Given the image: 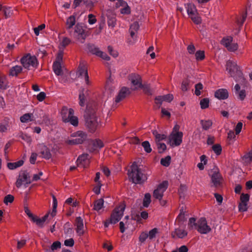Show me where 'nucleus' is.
<instances>
[{
  "label": "nucleus",
  "instance_id": "nucleus-22",
  "mask_svg": "<svg viewBox=\"0 0 252 252\" xmlns=\"http://www.w3.org/2000/svg\"><path fill=\"white\" fill-rule=\"evenodd\" d=\"M53 69L57 75H61L63 73L61 63L59 61H55L53 65Z\"/></svg>",
  "mask_w": 252,
  "mask_h": 252
},
{
  "label": "nucleus",
  "instance_id": "nucleus-28",
  "mask_svg": "<svg viewBox=\"0 0 252 252\" xmlns=\"http://www.w3.org/2000/svg\"><path fill=\"white\" fill-rule=\"evenodd\" d=\"M107 24L109 27L114 28L116 25V19L114 14H111L107 16Z\"/></svg>",
  "mask_w": 252,
  "mask_h": 252
},
{
  "label": "nucleus",
  "instance_id": "nucleus-43",
  "mask_svg": "<svg viewBox=\"0 0 252 252\" xmlns=\"http://www.w3.org/2000/svg\"><path fill=\"white\" fill-rule=\"evenodd\" d=\"M158 233V229L157 228H154L151 230L149 233H148V238L150 240H152L155 238L156 235Z\"/></svg>",
  "mask_w": 252,
  "mask_h": 252
},
{
  "label": "nucleus",
  "instance_id": "nucleus-32",
  "mask_svg": "<svg viewBox=\"0 0 252 252\" xmlns=\"http://www.w3.org/2000/svg\"><path fill=\"white\" fill-rule=\"evenodd\" d=\"M190 85V81L188 79H186L184 80L181 85L182 90L184 92L187 91L189 88Z\"/></svg>",
  "mask_w": 252,
  "mask_h": 252
},
{
  "label": "nucleus",
  "instance_id": "nucleus-18",
  "mask_svg": "<svg viewBox=\"0 0 252 252\" xmlns=\"http://www.w3.org/2000/svg\"><path fill=\"white\" fill-rule=\"evenodd\" d=\"M40 153L42 155L43 158L49 159L51 157V154L50 150L44 145H40Z\"/></svg>",
  "mask_w": 252,
  "mask_h": 252
},
{
  "label": "nucleus",
  "instance_id": "nucleus-52",
  "mask_svg": "<svg viewBox=\"0 0 252 252\" xmlns=\"http://www.w3.org/2000/svg\"><path fill=\"white\" fill-rule=\"evenodd\" d=\"M203 89V85L201 83H197L195 86V94L197 96L201 94L200 91Z\"/></svg>",
  "mask_w": 252,
  "mask_h": 252
},
{
  "label": "nucleus",
  "instance_id": "nucleus-23",
  "mask_svg": "<svg viewBox=\"0 0 252 252\" xmlns=\"http://www.w3.org/2000/svg\"><path fill=\"white\" fill-rule=\"evenodd\" d=\"M78 72L80 76H86L88 75L87 68L84 63H80L78 67Z\"/></svg>",
  "mask_w": 252,
  "mask_h": 252
},
{
  "label": "nucleus",
  "instance_id": "nucleus-11",
  "mask_svg": "<svg viewBox=\"0 0 252 252\" xmlns=\"http://www.w3.org/2000/svg\"><path fill=\"white\" fill-rule=\"evenodd\" d=\"M168 183L167 181H163L160 184L153 192V196L155 198L160 200L162 198L163 193L168 187Z\"/></svg>",
  "mask_w": 252,
  "mask_h": 252
},
{
  "label": "nucleus",
  "instance_id": "nucleus-48",
  "mask_svg": "<svg viewBox=\"0 0 252 252\" xmlns=\"http://www.w3.org/2000/svg\"><path fill=\"white\" fill-rule=\"evenodd\" d=\"M250 199V195L248 193L245 194L244 193H242L240 200V202L239 203H248V201Z\"/></svg>",
  "mask_w": 252,
  "mask_h": 252
},
{
  "label": "nucleus",
  "instance_id": "nucleus-7",
  "mask_svg": "<svg viewBox=\"0 0 252 252\" xmlns=\"http://www.w3.org/2000/svg\"><path fill=\"white\" fill-rule=\"evenodd\" d=\"M82 23H78L75 26L73 36L81 43H84L87 37V34Z\"/></svg>",
  "mask_w": 252,
  "mask_h": 252
},
{
  "label": "nucleus",
  "instance_id": "nucleus-17",
  "mask_svg": "<svg viewBox=\"0 0 252 252\" xmlns=\"http://www.w3.org/2000/svg\"><path fill=\"white\" fill-rule=\"evenodd\" d=\"M215 96L219 99H225L228 97V92L224 89H219L216 91Z\"/></svg>",
  "mask_w": 252,
  "mask_h": 252
},
{
  "label": "nucleus",
  "instance_id": "nucleus-10",
  "mask_svg": "<svg viewBox=\"0 0 252 252\" xmlns=\"http://www.w3.org/2000/svg\"><path fill=\"white\" fill-rule=\"evenodd\" d=\"M183 133L182 132H172L169 136V141L172 147L178 146L182 142Z\"/></svg>",
  "mask_w": 252,
  "mask_h": 252
},
{
  "label": "nucleus",
  "instance_id": "nucleus-34",
  "mask_svg": "<svg viewBox=\"0 0 252 252\" xmlns=\"http://www.w3.org/2000/svg\"><path fill=\"white\" fill-rule=\"evenodd\" d=\"M151 194L149 193H147L145 194L143 202V205L144 207H148L149 206L151 202Z\"/></svg>",
  "mask_w": 252,
  "mask_h": 252
},
{
  "label": "nucleus",
  "instance_id": "nucleus-12",
  "mask_svg": "<svg viewBox=\"0 0 252 252\" xmlns=\"http://www.w3.org/2000/svg\"><path fill=\"white\" fill-rule=\"evenodd\" d=\"M129 80L133 86H135L134 90H137L142 86V78L137 74H131L129 76Z\"/></svg>",
  "mask_w": 252,
  "mask_h": 252
},
{
  "label": "nucleus",
  "instance_id": "nucleus-33",
  "mask_svg": "<svg viewBox=\"0 0 252 252\" xmlns=\"http://www.w3.org/2000/svg\"><path fill=\"white\" fill-rule=\"evenodd\" d=\"M61 247V243L59 241L54 242L51 246L50 249L46 250V252H52L58 249H60Z\"/></svg>",
  "mask_w": 252,
  "mask_h": 252
},
{
  "label": "nucleus",
  "instance_id": "nucleus-26",
  "mask_svg": "<svg viewBox=\"0 0 252 252\" xmlns=\"http://www.w3.org/2000/svg\"><path fill=\"white\" fill-rule=\"evenodd\" d=\"M23 164L24 161L23 160H20L15 162H8L7 163V167L9 169L13 170L21 166Z\"/></svg>",
  "mask_w": 252,
  "mask_h": 252
},
{
  "label": "nucleus",
  "instance_id": "nucleus-6",
  "mask_svg": "<svg viewBox=\"0 0 252 252\" xmlns=\"http://www.w3.org/2000/svg\"><path fill=\"white\" fill-rule=\"evenodd\" d=\"M21 63L25 68L30 69L32 66L36 67L37 66V60L34 56H31L27 54L21 59Z\"/></svg>",
  "mask_w": 252,
  "mask_h": 252
},
{
  "label": "nucleus",
  "instance_id": "nucleus-63",
  "mask_svg": "<svg viewBox=\"0 0 252 252\" xmlns=\"http://www.w3.org/2000/svg\"><path fill=\"white\" fill-rule=\"evenodd\" d=\"M238 45L237 43H232L227 48L230 52H234L238 49Z\"/></svg>",
  "mask_w": 252,
  "mask_h": 252
},
{
  "label": "nucleus",
  "instance_id": "nucleus-30",
  "mask_svg": "<svg viewBox=\"0 0 252 252\" xmlns=\"http://www.w3.org/2000/svg\"><path fill=\"white\" fill-rule=\"evenodd\" d=\"M174 233L179 238H184L188 234V232L186 230L181 228L175 229Z\"/></svg>",
  "mask_w": 252,
  "mask_h": 252
},
{
  "label": "nucleus",
  "instance_id": "nucleus-60",
  "mask_svg": "<svg viewBox=\"0 0 252 252\" xmlns=\"http://www.w3.org/2000/svg\"><path fill=\"white\" fill-rule=\"evenodd\" d=\"M248 203H239L238 208L240 212H245L248 210Z\"/></svg>",
  "mask_w": 252,
  "mask_h": 252
},
{
  "label": "nucleus",
  "instance_id": "nucleus-44",
  "mask_svg": "<svg viewBox=\"0 0 252 252\" xmlns=\"http://www.w3.org/2000/svg\"><path fill=\"white\" fill-rule=\"evenodd\" d=\"M195 59L197 61H202L205 58V53L204 51H197L195 54Z\"/></svg>",
  "mask_w": 252,
  "mask_h": 252
},
{
  "label": "nucleus",
  "instance_id": "nucleus-58",
  "mask_svg": "<svg viewBox=\"0 0 252 252\" xmlns=\"http://www.w3.org/2000/svg\"><path fill=\"white\" fill-rule=\"evenodd\" d=\"M93 145L94 147L99 148H101L104 146L103 142L99 139H96L94 141Z\"/></svg>",
  "mask_w": 252,
  "mask_h": 252
},
{
  "label": "nucleus",
  "instance_id": "nucleus-40",
  "mask_svg": "<svg viewBox=\"0 0 252 252\" xmlns=\"http://www.w3.org/2000/svg\"><path fill=\"white\" fill-rule=\"evenodd\" d=\"M58 205L57 200L54 195H53V209L51 213L52 217L56 215L57 212V207Z\"/></svg>",
  "mask_w": 252,
  "mask_h": 252
},
{
  "label": "nucleus",
  "instance_id": "nucleus-59",
  "mask_svg": "<svg viewBox=\"0 0 252 252\" xmlns=\"http://www.w3.org/2000/svg\"><path fill=\"white\" fill-rule=\"evenodd\" d=\"M148 238V233L143 232L139 236V240L141 243H144L146 240Z\"/></svg>",
  "mask_w": 252,
  "mask_h": 252
},
{
  "label": "nucleus",
  "instance_id": "nucleus-27",
  "mask_svg": "<svg viewBox=\"0 0 252 252\" xmlns=\"http://www.w3.org/2000/svg\"><path fill=\"white\" fill-rule=\"evenodd\" d=\"M104 200L102 198L98 199L94 202V209L98 212L103 207Z\"/></svg>",
  "mask_w": 252,
  "mask_h": 252
},
{
  "label": "nucleus",
  "instance_id": "nucleus-2",
  "mask_svg": "<svg viewBox=\"0 0 252 252\" xmlns=\"http://www.w3.org/2000/svg\"><path fill=\"white\" fill-rule=\"evenodd\" d=\"M85 126L91 132H94L97 128L100 122L93 110L87 109L84 114Z\"/></svg>",
  "mask_w": 252,
  "mask_h": 252
},
{
  "label": "nucleus",
  "instance_id": "nucleus-31",
  "mask_svg": "<svg viewBox=\"0 0 252 252\" xmlns=\"http://www.w3.org/2000/svg\"><path fill=\"white\" fill-rule=\"evenodd\" d=\"M72 114L69 119L66 121V123H69L71 125L74 126H77L78 125V119L76 116Z\"/></svg>",
  "mask_w": 252,
  "mask_h": 252
},
{
  "label": "nucleus",
  "instance_id": "nucleus-36",
  "mask_svg": "<svg viewBox=\"0 0 252 252\" xmlns=\"http://www.w3.org/2000/svg\"><path fill=\"white\" fill-rule=\"evenodd\" d=\"M200 123L202 125L203 129L204 130H206L209 129L210 127L212 125V122L211 120H207V121L201 120Z\"/></svg>",
  "mask_w": 252,
  "mask_h": 252
},
{
  "label": "nucleus",
  "instance_id": "nucleus-49",
  "mask_svg": "<svg viewBox=\"0 0 252 252\" xmlns=\"http://www.w3.org/2000/svg\"><path fill=\"white\" fill-rule=\"evenodd\" d=\"M34 222H35L36 224L40 227H43L44 225V221L41 218H38V217L35 216L33 219L32 220Z\"/></svg>",
  "mask_w": 252,
  "mask_h": 252
},
{
  "label": "nucleus",
  "instance_id": "nucleus-1",
  "mask_svg": "<svg viewBox=\"0 0 252 252\" xmlns=\"http://www.w3.org/2000/svg\"><path fill=\"white\" fill-rule=\"evenodd\" d=\"M128 176L129 180L135 184H141L147 180L142 170L135 163H133L130 166Z\"/></svg>",
  "mask_w": 252,
  "mask_h": 252
},
{
  "label": "nucleus",
  "instance_id": "nucleus-38",
  "mask_svg": "<svg viewBox=\"0 0 252 252\" xmlns=\"http://www.w3.org/2000/svg\"><path fill=\"white\" fill-rule=\"evenodd\" d=\"M139 88L142 89L144 93L147 95H151L152 94V91L150 87L148 84H142Z\"/></svg>",
  "mask_w": 252,
  "mask_h": 252
},
{
  "label": "nucleus",
  "instance_id": "nucleus-14",
  "mask_svg": "<svg viewBox=\"0 0 252 252\" xmlns=\"http://www.w3.org/2000/svg\"><path fill=\"white\" fill-rule=\"evenodd\" d=\"M222 179L221 175L218 171H215L211 176V181L215 187L220 186Z\"/></svg>",
  "mask_w": 252,
  "mask_h": 252
},
{
  "label": "nucleus",
  "instance_id": "nucleus-20",
  "mask_svg": "<svg viewBox=\"0 0 252 252\" xmlns=\"http://www.w3.org/2000/svg\"><path fill=\"white\" fill-rule=\"evenodd\" d=\"M76 18L74 15L70 16L66 19L65 23L66 29L67 30H71L73 26L75 25Z\"/></svg>",
  "mask_w": 252,
  "mask_h": 252
},
{
  "label": "nucleus",
  "instance_id": "nucleus-45",
  "mask_svg": "<svg viewBox=\"0 0 252 252\" xmlns=\"http://www.w3.org/2000/svg\"><path fill=\"white\" fill-rule=\"evenodd\" d=\"M89 50L92 54L95 55L96 56H98V52H100V50L98 48L95 47L94 45H90L88 46Z\"/></svg>",
  "mask_w": 252,
  "mask_h": 252
},
{
  "label": "nucleus",
  "instance_id": "nucleus-54",
  "mask_svg": "<svg viewBox=\"0 0 252 252\" xmlns=\"http://www.w3.org/2000/svg\"><path fill=\"white\" fill-rule=\"evenodd\" d=\"M2 11L4 13V15L5 18H8L10 17L12 14V11H11L10 8H7L5 7H3Z\"/></svg>",
  "mask_w": 252,
  "mask_h": 252
},
{
  "label": "nucleus",
  "instance_id": "nucleus-64",
  "mask_svg": "<svg viewBox=\"0 0 252 252\" xmlns=\"http://www.w3.org/2000/svg\"><path fill=\"white\" fill-rule=\"evenodd\" d=\"M244 158L246 159V162H252V151L245 155L244 156Z\"/></svg>",
  "mask_w": 252,
  "mask_h": 252
},
{
  "label": "nucleus",
  "instance_id": "nucleus-61",
  "mask_svg": "<svg viewBox=\"0 0 252 252\" xmlns=\"http://www.w3.org/2000/svg\"><path fill=\"white\" fill-rule=\"evenodd\" d=\"M45 28V25L44 24H42L39 26H38L37 27H36L34 28V32L35 35H38L39 34V31L42 30Z\"/></svg>",
  "mask_w": 252,
  "mask_h": 252
},
{
  "label": "nucleus",
  "instance_id": "nucleus-37",
  "mask_svg": "<svg viewBox=\"0 0 252 252\" xmlns=\"http://www.w3.org/2000/svg\"><path fill=\"white\" fill-rule=\"evenodd\" d=\"M171 157L169 156H166L164 158H162L160 159V164L165 167H168L171 162Z\"/></svg>",
  "mask_w": 252,
  "mask_h": 252
},
{
  "label": "nucleus",
  "instance_id": "nucleus-19",
  "mask_svg": "<svg viewBox=\"0 0 252 252\" xmlns=\"http://www.w3.org/2000/svg\"><path fill=\"white\" fill-rule=\"evenodd\" d=\"M89 155L83 154L80 156L77 160L78 165H82L85 166V164L88 163L89 161Z\"/></svg>",
  "mask_w": 252,
  "mask_h": 252
},
{
  "label": "nucleus",
  "instance_id": "nucleus-9",
  "mask_svg": "<svg viewBox=\"0 0 252 252\" xmlns=\"http://www.w3.org/2000/svg\"><path fill=\"white\" fill-rule=\"evenodd\" d=\"M196 230L200 234H206L211 231V228L207 224V220L205 218H201L197 221Z\"/></svg>",
  "mask_w": 252,
  "mask_h": 252
},
{
  "label": "nucleus",
  "instance_id": "nucleus-46",
  "mask_svg": "<svg viewBox=\"0 0 252 252\" xmlns=\"http://www.w3.org/2000/svg\"><path fill=\"white\" fill-rule=\"evenodd\" d=\"M0 89L1 90L7 89L6 77L4 76H0Z\"/></svg>",
  "mask_w": 252,
  "mask_h": 252
},
{
  "label": "nucleus",
  "instance_id": "nucleus-5",
  "mask_svg": "<svg viewBox=\"0 0 252 252\" xmlns=\"http://www.w3.org/2000/svg\"><path fill=\"white\" fill-rule=\"evenodd\" d=\"M73 138L67 140L68 145H77L82 144L87 138V134L85 132L78 131L74 132L71 135Z\"/></svg>",
  "mask_w": 252,
  "mask_h": 252
},
{
  "label": "nucleus",
  "instance_id": "nucleus-8",
  "mask_svg": "<svg viewBox=\"0 0 252 252\" xmlns=\"http://www.w3.org/2000/svg\"><path fill=\"white\" fill-rule=\"evenodd\" d=\"M31 182L30 177L27 171H21L15 183V185L17 188H20L23 184L27 187V185L30 184Z\"/></svg>",
  "mask_w": 252,
  "mask_h": 252
},
{
  "label": "nucleus",
  "instance_id": "nucleus-29",
  "mask_svg": "<svg viewBox=\"0 0 252 252\" xmlns=\"http://www.w3.org/2000/svg\"><path fill=\"white\" fill-rule=\"evenodd\" d=\"M139 28V26L138 22H134L131 25L129 28V32L131 37L133 38L135 32H137Z\"/></svg>",
  "mask_w": 252,
  "mask_h": 252
},
{
  "label": "nucleus",
  "instance_id": "nucleus-51",
  "mask_svg": "<svg viewBox=\"0 0 252 252\" xmlns=\"http://www.w3.org/2000/svg\"><path fill=\"white\" fill-rule=\"evenodd\" d=\"M156 144L159 153H163L166 149V146L164 143L156 142Z\"/></svg>",
  "mask_w": 252,
  "mask_h": 252
},
{
  "label": "nucleus",
  "instance_id": "nucleus-62",
  "mask_svg": "<svg viewBox=\"0 0 252 252\" xmlns=\"http://www.w3.org/2000/svg\"><path fill=\"white\" fill-rule=\"evenodd\" d=\"M235 94L238 95V98L241 100H243L246 97V91L245 90H242L239 93Z\"/></svg>",
  "mask_w": 252,
  "mask_h": 252
},
{
  "label": "nucleus",
  "instance_id": "nucleus-47",
  "mask_svg": "<svg viewBox=\"0 0 252 252\" xmlns=\"http://www.w3.org/2000/svg\"><path fill=\"white\" fill-rule=\"evenodd\" d=\"M142 146L144 148L145 151L147 153H150L152 151L151 145L149 141H145L142 143Z\"/></svg>",
  "mask_w": 252,
  "mask_h": 252
},
{
  "label": "nucleus",
  "instance_id": "nucleus-41",
  "mask_svg": "<svg viewBox=\"0 0 252 252\" xmlns=\"http://www.w3.org/2000/svg\"><path fill=\"white\" fill-rule=\"evenodd\" d=\"M197 222H196V219L194 218L189 219L188 223V226L189 229H195L196 230Z\"/></svg>",
  "mask_w": 252,
  "mask_h": 252
},
{
  "label": "nucleus",
  "instance_id": "nucleus-13",
  "mask_svg": "<svg viewBox=\"0 0 252 252\" xmlns=\"http://www.w3.org/2000/svg\"><path fill=\"white\" fill-rule=\"evenodd\" d=\"M74 110L72 108L68 109L66 106H63L61 110V115L63 121L66 123L67 120L72 114H74Z\"/></svg>",
  "mask_w": 252,
  "mask_h": 252
},
{
  "label": "nucleus",
  "instance_id": "nucleus-53",
  "mask_svg": "<svg viewBox=\"0 0 252 252\" xmlns=\"http://www.w3.org/2000/svg\"><path fill=\"white\" fill-rule=\"evenodd\" d=\"M212 149L217 155H220L221 152V147L220 144H216L212 146Z\"/></svg>",
  "mask_w": 252,
  "mask_h": 252
},
{
  "label": "nucleus",
  "instance_id": "nucleus-16",
  "mask_svg": "<svg viewBox=\"0 0 252 252\" xmlns=\"http://www.w3.org/2000/svg\"><path fill=\"white\" fill-rule=\"evenodd\" d=\"M130 94L129 89L126 87H123L116 98L115 101L118 103L125 98L127 94Z\"/></svg>",
  "mask_w": 252,
  "mask_h": 252
},
{
  "label": "nucleus",
  "instance_id": "nucleus-24",
  "mask_svg": "<svg viewBox=\"0 0 252 252\" xmlns=\"http://www.w3.org/2000/svg\"><path fill=\"white\" fill-rule=\"evenodd\" d=\"M22 70V67L21 66L15 65L13 66L9 70V75L12 76H16Z\"/></svg>",
  "mask_w": 252,
  "mask_h": 252
},
{
  "label": "nucleus",
  "instance_id": "nucleus-39",
  "mask_svg": "<svg viewBox=\"0 0 252 252\" xmlns=\"http://www.w3.org/2000/svg\"><path fill=\"white\" fill-rule=\"evenodd\" d=\"M84 89H82L81 91H80L79 95V105L81 106H84L85 104V96L84 94Z\"/></svg>",
  "mask_w": 252,
  "mask_h": 252
},
{
  "label": "nucleus",
  "instance_id": "nucleus-21",
  "mask_svg": "<svg viewBox=\"0 0 252 252\" xmlns=\"http://www.w3.org/2000/svg\"><path fill=\"white\" fill-rule=\"evenodd\" d=\"M187 13L189 16H193L195 14H197V9L195 6L192 3H188L186 5Z\"/></svg>",
  "mask_w": 252,
  "mask_h": 252
},
{
  "label": "nucleus",
  "instance_id": "nucleus-42",
  "mask_svg": "<svg viewBox=\"0 0 252 252\" xmlns=\"http://www.w3.org/2000/svg\"><path fill=\"white\" fill-rule=\"evenodd\" d=\"M209 99L208 98H204L201 99L200 101V107L202 109H206L209 107Z\"/></svg>",
  "mask_w": 252,
  "mask_h": 252
},
{
  "label": "nucleus",
  "instance_id": "nucleus-57",
  "mask_svg": "<svg viewBox=\"0 0 252 252\" xmlns=\"http://www.w3.org/2000/svg\"><path fill=\"white\" fill-rule=\"evenodd\" d=\"M163 101L170 102L173 99V95L171 94H167L164 95H161Z\"/></svg>",
  "mask_w": 252,
  "mask_h": 252
},
{
  "label": "nucleus",
  "instance_id": "nucleus-55",
  "mask_svg": "<svg viewBox=\"0 0 252 252\" xmlns=\"http://www.w3.org/2000/svg\"><path fill=\"white\" fill-rule=\"evenodd\" d=\"M14 199V197L12 195L8 194L5 196L3 202L5 204L7 205L8 203H12Z\"/></svg>",
  "mask_w": 252,
  "mask_h": 252
},
{
  "label": "nucleus",
  "instance_id": "nucleus-50",
  "mask_svg": "<svg viewBox=\"0 0 252 252\" xmlns=\"http://www.w3.org/2000/svg\"><path fill=\"white\" fill-rule=\"evenodd\" d=\"M32 115V114L26 113L20 117V121L22 123H27L29 121H31V116Z\"/></svg>",
  "mask_w": 252,
  "mask_h": 252
},
{
  "label": "nucleus",
  "instance_id": "nucleus-25",
  "mask_svg": "<svg viewBox=\"0 0 252 252\" xmlns=\"http://www.w3.org/2000/svg\"><path fill=\"white\" fill-rule=\"evenodd\" d=\"M152 133L155 137L156 142H160L161 141L165 140L167 138L166 135L159 134L157 130H153Z\"/></svg>",
  "mask_w": 252,
  "mask_h": 252
},
{
  "label": "nucleus",
  "instance_id": "nucleus-15",
  "mask_svg": "<svg viewBox=\"0 0 252 252\" xmlns=\"http://www.w3.org/2000/svg\"><path fill=\"white\" fill-rule=\"evenodd\" d=\"M75 225L76 226V230L78 235H83L84 233L83 219L80 217H77L75 220Z\"/></svg>",
  "mask_w": 252,
  "mask_h": 252
},
{
  "label": "nucleus",
  "instance_id": "nucleus-3",
  "mask_svg": "<svg viewBox=\"0 0 252 252\" xmlns=\"http://www.w3.org/2000/svg\"><path fill=\"white\" fill-rule=\"evenodd\" d=\"M226 70L236 82L245 83V79L243 76V73L236 63L229 60L226 62Z\"/></svg>",
  "mask_w": 252,
  "mask_h": 252
},
{
  "label": "nucleus",
  "instance_id": "nucleus-56",
  "mask_svg": "<svg viewBox=\"0 0 252 252\" xmlns=\"http://www.w3.org/2000/svg\"><path fill=\"white\" fill-rule=\"evenodd\" d=\"M192 21L196 24H199L201 23V20L200 17L197 16V14H195L194 15H192L189 17Z\"/></svg>",
  "mask_w": 252,
  "mask_h": 252
},
{
  "label": "nucleus",
  "instance_id": "nucleus-35",
  "mask_svg": "<svg viewBox=\"0 0 252 252\" xmlns=\"http://www.w3.org/2000/svg\"><path fill=\"white\" fill-rule=\"evenodd\" d=\"M233 38L231 36H228L226 38H223L221 40V43L226 48L232 43Z\"/></svg>",
  "mask_w": 252,
  "mask_h": 252
},
{
  "label": "nucleus",
  "instance_id": "nucleus-4",
  "mask_svg": "<svg viewBox=\"0 0 252 252\" xmlns=\"http://www.w3.org/2000/svg\"><path fill=\"white\" fill-rule=\"evenodd\" d=\"M125 209L124 205H121L116 208L112 213L110 218L105 221L104 226L107 227L110 223L115 224L118 222L123 216Z\"/></svg>",
  "mask_w": 252,
  "mask_h": 252
}]
</instances>
